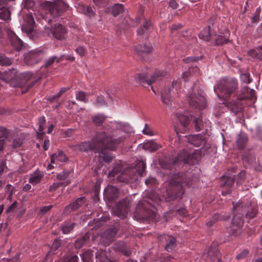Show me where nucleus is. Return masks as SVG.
<instances>
[{
	"label": "nucleus",
	"instance_id": "nucleus-1",
	"mask_svg": "<svg viewBox=\"0 0 262 262\" xmlns=\"http://www.w3.org/2000/svg\"><path fill=\"white\" fill-rule=\"evenodd\" d=\"M161 199L158 194L151 190L149 196L139 202L136 209L139 217L144 221H151L156 216L155 205H159Z\"/></svg>",
	"mask_w": 262,
	"mask_h": 262
},
{
	"label": "nucleus",
	"instance_id": "nucleus-2",
	"mask_svg": "<svg viewBox=\"0 0 262 262\" xmlns=\"http://www.w3.org/2000/svg\"><path fill=\"white\" fill-rule=\"evenodd\" d=\"M105 132H99L96 133L93 138L92 142H83L74 146V149L81 152L93 151H102L105 147L112 148L113 144L108 142Z\"/></svg>",
	"mask_w": 262,
	"mask_h": 262
},
{
	"label": "nucleus",
	"instance_id": "nucleus-3",
	"mask_svg": "<svg viewBox=\"0 0 262 262\" xmlns=\"http://www.w3.org/2000/svg\"><path fill=\"white\" fill-rule=\"evenodd\" d=\"M177 175V178L171 179L166 189L167 201L181 198L184 193V191L182 185L183 178L182 172H178Z\"/></svg>",
	"mask_w": 262,
	"mask_h": 262
},
{
	"label": "nucleus",
	"instance_id": "nucleus-4",
	"mask_svg": "<svg viewBox=\"0 0 262 262\" xmlns=\"http://www.w3.org/2000/svg\"><path fill=\"white\" fill-rule=\"evenodd\" d=\"M196 150L188 151L183 150L178 154L173 161V165L179 167L181 165L187 167V165L194 166L196 163Z\"/></svg>",
	"mask_w": 262,
	"mask_h": 262
},
{
	"label": "nucleus",
	"instance_id": "nucleus-5",
	"mask_svg": "<svg viewBox=\"0 0 262 262\" xmlns=\"http://www.w3.org/2000/svg\"><path fill=\"white\" fill-rule=\"evenodd\" d=\"M237 86V83L235 80H222L220 82L216 88H214V90L219 97L226 99L235 92Z\"/></svg>",
	"mask_w": 262,
	"mask_h": 262
},
{
	"label": "nucleus",
	"instance_id": "nucleus-6",
	"mask_svg": "<svg viewBox=\"0 0 262 262\" xmlns=\"http://www.w3.org/2000/svg\"><path fill=\"white\" fill-rule=\"evenodd\" d=\"M47 7L56 21V18L61 16L68 9V5L63 0H56L54 2H48Z\"/></svg>",
	"mask_w": 262,
	"mask_h": 262
},
{
	"label": "nucleus",
	"instance_id": "nucleus-7",
	"mask_svg": "<svg viewBox=\"0 0 262 262\" xmlns=\"http://www.w3.org/2000/svg\"><path fill=\"white\" fill-rule=\"evenodd\" d=\"M106 136L107 139H108V143H112V144H114L113 145V147L112 148H108L107 147H105L104 149L102 151H96V152L100 153L103 155V159L104 161H105L106 163H109L111 162L113 159V156L111 152H108L106 151L107 149L111 150H115L117 146L120 144L122 142L124 141L125 139V137L123 136H120L118 137L117 139H113L111 137H110L108 135H107L106 134Z\"/></svg>",
	"mask_w": 262,
	"mask_h": 262
},
{
	"label": "nucleus",
	"instance_id": "nucleus-8",
	"mask_svg": "<svg viewBox=\"0 0 262 262\" xmlns=\"http://www.w3.org/2000/svg\"><path fill=\"white\" fill-rule=\"evenodd\" d=\"M165 76V73L162 71L157 70L151 75L149 79H147L146 75L144 74H138L136 75L135 78L141 83H146L148 85L162 80Z\"/></svg>",
	"mask_w": 262,
	"mask_h": 262
},
{
	"label": "nucleus",
	"instance_id": "nucleus-9",
	"mask_svg": "<svg viewBox=\"0 0 262 262\" xmlns=\"http://www.w3.org/2000/svg\"><path fill=\"white\" fill-rule=\"evenodd\" d=\"M130 201L128 198L124 199L116 205L113 209L114 214L120 218H124L129 210Z\"/></svg>",
	"mask_w": 262,
	"mask_h": 262
},
{
	"label": "nucleus",
	"instance_id": "nucleus-10",
	"mask_svg": "<svg viewBox=\"0 0 262 262\" xmlns=\"http://www.w3.org/2000/svg\"><path fill=\"white\" fill-rule=\"evenodd\" d=\"M43 56L44 53L40 49L32 50L25 56V63L29 66H32L40 61Z\"/></svg>",
	"mask_w": 262,
	"mask_h": 262
},
{
	"label": "nucleus",
	"instance_id": "nucleus-11",
	"mask_svg": "<svg viewBox=\"0 0 262 262\" xmlns=\"http://www.w3.org/2000/svg\"><path fill=\"white\" fill-rule=\"evenodd\" d=\"M180 85V82L178 80H174L172 82L171 87L172 88V90H171V88L165 87L163 89L162 93H161V98L162 102L166 104H170V102L171 101V93H173V89L177 91V93L178 94V89Z\"/></svg>",
	"mask_w": 262,
	"mask_h": 262
},
{
	"label": "nucleus",
	"instance_id": "nucleus-12",
	"mask_svg": "<svg viewBox=\"0 0 262 262\" xmlns=\"http://www.w3.org/2000/svg\"><path fill=\"white\" fill-rule=\"evenodd\" d=\"M177 118L183 126L185 130L190 121L192 120H193L194 127L196 128V118L190 113L188 112H185L184 114L177 113Z\"/></svg>",
	"mask_w": 262,
	"mask_h": 262
},
{
	"label": "nucleus",
	"instance_id": "nucleus-13",
	"mask_svg": "<svg viewBox=\"0 0 262 262\" xmlns=\"http://www.w3.org/2000/svg\"><path fill=\"white\" fill-rule=\"evenodd\" d=\"M85 198L84 196L77 198L76 200L65 207L63 213L67 215L73 211H75L79 208L85 203Z\"/></svg>",
	"mask_w": 262,
	"mask_h": 262
},
{
	"label": "nucleus",
	"instance_id": "nucleus-14",
	"mask_svg": "<svg viewBox=\"0 0 262 262\" xmlns=\"http://www.w3.org/2000/svg\"><path fill=\"white\" fill-rule=\"evenodd\" d=\"M7 34L11 45L16 51H20L24 46L23 41L11 30L8 31Z\"/></svg>",
	"mask_w": 262,
	"mask_h": 262
},
{
	"label": "nucleus",
	"instance_id": "nucleus-15",
	"mask_svg": "<svg viewBox=\"0 0 262 262\" xmlns=\"http://www.w3.org/2000/svg\"><path fill=\"white\" fill-rule=\"evenodd\" d=\"M119 193L118 188L115 186L108 185L104 191V198L105 199L111 202L115 200Z\"/></svg>",
	"mask_w": 262,
	"mask_h": 262
},
{
	"label": "nucleus",
	"instance_id": "nucleus-16",
	"mask_svg": "<svg viewBox=\"0 0 262 262\" xmlns=\"http://www.w3.org/2000/svg\"><path fill=\"white\" fill-rule=\"evenodd\" d=\"M196 89L195 86L191 88L187 94L186 100L187 101L189 106L192 108L194 111L196 108Z\"/></svg>",
	"mask_w": 262,
	"mask_h": 262
},
{
	"label": "nucleus",
	"instance_id": "nucleus-17",
	"mask_svg": "<svg viewBox=\"0 0 262 262\" xmlns=\"http://www.w3.org/2000/svg\"><path fill=\"white\" fill-rule=\"evenodd\" d=\"M221 186L223 187L222 193L224 195L228 193L233 184L232 177L224 176L221 179Z\"/></svg>",
	"mask_w": 262,
	"mask_h": 262
},
{
	"label": "nucleus",
	"instance_id": "nucleus-18",
	"mask_svg": "<svg viewBox=\"0 0 262 262\" xmlns=\"http://www.w3.org/2000/svg\"><path fill=\"white\" fill-rule=\"evenodd\" d=\"M51 31L53 36L59 40L64 38L66 33L65 28L59 24L55 25L52 28Z\"/></svg>",
	"mask_w": 262,
	"mask_h": 262
},
{
	"label": "nucleus",
	"instance_id": "nucleus-19",
	"mask_svg": "<svg viewBox=\"0 0 262 262\" xmlns=\"http://www.w3.org/2000/svg\"><path fill=\"white\" fill-rule=\"evenodd\" d=\"M62 241L61 239H55L53 243L51 250L49 251L43 259V262H50L52 260L51 256L55 253V251L60 247Z\"/></svg>",
	"mask_w": 262,
	"mask_h": 262
},
{
	"label": "nucleus",
	"instance_id": "nucleus-20",
	"mask_svg": "<svg viewBox=\"0 0 262 262\" xmlns=\"http://www.w3.org/2000/svg\"><path fill=\"white\" fill-rule=\"evenodd\" d=\"M132 170L126 171L125 172L121 173L118 177L117 180L119 182L123 183H131L137 179L136 174H133L132 176H128V174H130L132 173Z\"/></svg>",
	"mask_w": 262,
	"mask_h": 262
},
{
	"label": "nucleus",
	"instance_id": "nucleus-21",
	"mask_svg": "<svg viewBox=\"0 0 262 262\" xmlns=\"http://www.w3.org/2000/svg\"><path fill=\"white\" fill-rule=\"evenodd\" d=\"M90 233H86L82 237L77 238L75 242V247L80 249L83 246H87L90 244Z\"/></svg>",
	"mask_w": 262,
	"mask_h": 262
},
{
	"label": "nucleus",
	"instance_id": "nucleus-22",
	"mask_svg": "<svg viewBox=\"0 0 262 262\" xmlns=\"http://www.w3.org/2000/svg\"><path fill=\"white\" fill-rule=\"evenodd\" d=\"M95 254L96 262H114L109 257L105 250H97Z\"/></svg>",
	"mask_w": 262,
	"mask_h": 262
},
{
	"label": "nucleus",
	"instance_id": "nucleus-23",
	"mask_svg": "<svg viewBox=\"0 0 262 262\" xmlns=\"http://www.w3.org/2000/svg\"><path fill=\"white\" fill-rule=\"evenodd\" d=\"M114 248L127 256H129L131 254L130 249L127 246L126 244L122 241L117 242L114 245Z\"/></svg>",
	"mask_w": 262,
	"mask_h": 262
},
{
	"label": "nucleus",
	"instance_id": "nucleus-24",
	"mask_svg": "<svg viewBox=\"0 0 262 262\" xmlns=\"http://www.w3.org/2000/svg\"><path fill=\"white\" fill-rule=\"evenodd\" d=\"M15 70L12 69L9 71H2L0 70V79L6 82L12 80L16 76Z\"/></svg>",
	"mask_w": 262,
	"mask_h": 262
},
{
	"label": "nucleus",
	"instance_id": "nucleus-25",
	"mask_svg": "<svg viewBox=\"0 0 262 262\" xmlns=\"http://www.w3.org/2000/svg\"><path fill=\"white\" fill-rule=\"evenodd\" d=\"M162 239L166 242L165 249L168 251L170 252L176 246V239L174 237L171 235H166L162 237Z\"/></svg>",
	"mask_w": 262,
	"mask_h": 262
},
{
	"label": "nucleus",
	"instance_id": "nucleus-26",
	"mask_svg": "<svg viewBox=\"0 0 262 262\" xmlns=\"http://www.w3.org/2000/svg\"><path fill=\"white\" fill-rule=\"evenodd\" d=\"M43 177V174L42 172L36 170L31 174L29 179V182L33 185H35L41 182Z\"/></svg>",
	"mask_w": 262,
	"mask_h": 262
},
{
	"label": "nucleus",
	"instance_id": "nucleus-27",
	"mask_svg": "<svg viewBox=\"0 0 262 262\" xmlns=\"http://www.w3.org/2000/svg\"><path fill=\"white\" fill-rule=\"evenodd\" d=\"M76 224L71 221H64L60 226V229L64 234L70 233L75 227Z\"/></svg>",
	"mask_w": 262,
	"mask_h": 262
},
{
	"label": "nucleus",
	"instance_id": "nucleus-28",
	"mask_svg": "<svg viewBox=\"0 0 262 262\" xmlns=\"http://www.w3.org/2000/svg\"><path fill=\"white\" fill-rule=\"evenodd\" d=\"M243 223V220L239 219L238 220V221H237L236 217L234 216L233 219L232 226L230 229H227V232L229 233L232 232V234H235L236 235L237 233H236V231L242 227Z\"/></svg>",
	"mask_w": 262,
	"mask_h": 262
},
{
	"label": "nucleus",
	"instance_id": "nucleus-29",
	"mask_svg": "<svg viewBox=\"0 0 262 262\" xmlns=\"http://www.w3.org/2000/svg\"><path fill=\"white\" fill-rule=\"evenodd\" d=\"M143 147L144 149L148 150L150 152H154L161 148L162 146L154 140H150L145 143Z\"/></svg>",
	"mask_w": 262,
	"mask_h": 262
},
{
	"label": "nucleus",
	"instance_id": "nucleus-30",
	"mask_svg": "<svg viewBox=\"0 0 262 262\" xmlns=\"http://www.w3.org/2000/svg\"><path fill=\"white\" fill-rule=\"evenodd\" d=\"M207 106L205 95L203 91L198 90V109L203 110Z\"/></svg>",
	"mask_w": 262,
	"mask_h": 262
},
{
	"label": "nucleus",
	"instance_id": "nucleus-31",
	"mask_svg": "<svg viewBox=\"0 0 262 262\" xmlns=\"http://www.w3.org/2000/svg\"><path fill=\"white\" fill-rule=\"evenodd\" d=\"M136 52L142 55L143 53H149L152 50V47L149 45H144L143 46L139 45L135 47Z\"/></svg>",
	"mask_w": 262,
	"mask_h": 262
},
{
	"label": "nucleus",
	"instance_id": "nucleus-32",
	"mask_svg": "<svg viewBox=\"0 0 262 262\" xmlns=\"http://www.w3.org/2000/svg\"><path fill=\"white\" fill-rule=\"evenodd\" d=\"M199 37L205 41L211 40L213 37V35L210 33V26L205 27L201 32Z\"/></svg>",
	"mask_w": 262,
	"mask_h": 262
},
{
	"label": "nucleus",
	"instance_id": "nucleus-33",
	"mask_svg": "<svg viewBox=\"0 0 262 262\" xmlns=\"http://www.w3.org/2000/svg\"><path fill=\"white\" fill-rule=\"evenodd\" d=\"M151 28V23L150 21L145 20L142 27L138 30L137 33L138 35H143L144 34H148Z\"/></svg>",
	"mask_w": 262,
	"mask_h": 262
},
{
	"label": "nucleus",
	"instance_id": "nucleus-34",
	"mask_svg": "<svg viewBox=\"0 0 262 262\" xmlns=\"http://www.w3.org/2000/svg\"><path fill=\"white\" fill-rule=\"evenodd\" d=\"M63 57L64 55H61L60 57H57L56 56L51 57L46 61L43 67L45 69H48L55 61H56L57 63H59L62 61L63 60Z\"/></svg>",
	"mask_w": 262,
	"mask_h": 262
},
{
	"label": "nucleus",
	"instance_id": "nucleus-35",
	"mask_svg": "<svg viewBox=\"0 0 262 262\" xmlns=\"http://www.w3.org/2000/svg\"><path fill=\"white\" fill-rule=\"evenodd\" d=\"M71 183V181L70 180H67L64 182H58L56 183H54L50 186L49 188V191L50 192H53L60 187H66L69 185Z\"/></svg>",
	"mask_w": 262,
	"mask_h": 262
},
{
	"label": "nucleus",
	"instance_id": "nucleus-36",
	"mask_svg": "<svg viewBox=\"0 0 262 262\" xmlns=\"http://www.w3.org/2000/svg\"><path fill=\"white\" fill-rule=\"evenodd\" d=\"M228 34V32L226 31L224 36L222 35H220L217 36V37H216V35H213V37L211 40H214L217 45L226 43L228 41L227 39Z\"/></svg>",
	"mask_w": 262,
	"mask_h": 262
},
{
	"label": "nucleus",
	"instance_id": "nucleus-37",
	"mask_svg": "<svg viewBox=\"0 0 262 262\" xmlns=\"http://www.w3.org/2000/svg\"><path fill=\"white\" fill-rule=\"evenodd\" d=\"M0 18L4 20H8L10 19V12L7 6L0 8Z\"/></svg>",
	"mask_w": 262,
	"mask_h": 262
},
{
	"label": "nucleus",
	"instance_id": "nucleus-38",
	"mask_svg": "<svg viewBox=\"0 0 262 262\" xmlns=\"http://www.w3.org/2000/svg\"><path fill=\"white\" fill-rule=\"evenodd\" d=\"M83 262H93V251L88 250L84 252L81 255Z\"/></svg>",
	"mask_w": 262,
	"mask_h": 262
},
{
	"label": "nucleus",
	"instance_id": "nucleus-39",
	"mask_svg": "<svg viewBox=\"0 0 262 262\" xmlns=\"http://www.w3.org/2000/svg\"><path fill=\"white\" fill-rule=\"evenodd\" d=\"M117 232L118 228L114 226H112L105 231L104 234L110 240H112L115 236Z\"/></svg>",
	"mask_w": 262,
	"mask_h": 262
},
{
	"label": "nucleus",
	"instance_id": "nucleus-40",
	"mask_svg": "<svg viewBox=\"0 0 262 262\" xmlns=\"http://www.w3.org/2000/svg\"><path fill=\"white\" fill-rule=\"evenodd\" d=\"M146 164L143 161H139L136 165L135 168L138 174L143 176L145 173Z\"/></svg>",
	"mask_w": 262,
	"mask_h": 262
},
{
	"label": "nucleus",
	"instance_id": "nucleus-41",
	"mask_svg": "<svg viewBox=\"0 0 262 262\" xmlns=\"http://www.w3.org/2000/svg\"><path fill=\"white\" fill-rule=\"evenodd\" d=\"M71 173V171L70 170H63L57 174L56 179L60 182H64L67 180H70L69 178Z\"/></svg>",
	"mask_w": 262,
	"mask_h": 262
},
{
	"label": "nucleus",
	"instance_id": "nucleus-42",
	"mask_svg": "<svg viewBox=\"0 0 262 262\" xmlns=\"http://www.w3.org/2000/svg\"><path fill=\"white\" fill-rule=\"evenodd\" d=\"M106 118V117L104 115L99 114L93 117V122L96 125L99 126L104 122Z\"/></svg>",
	"mask_w": 262,
	"mask_h": 262
},
{
	"label": "nucleus",
	"instance_id": "nucleus-43",
	"mask_svg": "<svg viewBox=\"0 0 262 262\" xmlns=\"http://www.w3.org/2000/svg\"><path fill=\"white\" fill-rule=\"evenodd\" d=\"M123 10V5L122 4H116L112 7V14L114 16H117L122 13Z\"/></svg>",
	"mask_w": 262,
	"mask_h": 262
},
{
	"label": "nucleus",
	"instance_id": "nucleus-44",
	"mask_svg": "<svg viewBox=\"0 0 262 262\" xmlns=\"http://www.w3.org/2000/svg\"><path fill=\"white\" fill-rule=\"evenodd\" d=\"M247 140V137L245 135H239L236 140L237 147L238 148H242L244 147Z\"/></svg>",
	"mask_w": 262,
	"mask_h": 262
},
{
	"label": "nucleus",
	"instance_id": "nucleus-45",
	"mask_svg": "<svg viewBox=\"0 0 262 262\" xmlns=\"http://www.w3.org/2000/svg\"><path fill=\"white\" fill-rule=\"evenodd\" d=\"M10 132L4 127L0 126V138H5L9 141V137L11 136Z\"/></svg>",
	"mask_w": 262,
	"mask_h": 262
},
{
	"label": "nucleus",
	"instance_id": "nucleus-46",
	"mask_svg": "<svg viewBox=\"0 0 262 262\" xmlns=\"http://www.w3.org/2000/svg\"><path fill=\"white\" fill-rule=\"evenodd\" d=\"M38 124L39 125L38 131L40 134L43 133V131L45 129L46 118L44 116H42L38 118Z\"/></svg>",
	"mask_w": 262,
	"mask_h": 262
},
{
	"label": "nucleus",
	"instance_id": "nucleus-47",
	"mask_svg": "<svg viewBox=\"0 0 262 262\" xmlns=\"http://www.w3.org/2000/svg\"><path fill=\"white\" fill-rule=\"evenodd\" d=\"M115 124L116 123L115 122H111L110 124H108L104 127V130L103 131L105 132L107 135H108L110 137H111V138L113 139H115V138H113L112 136L110 134H111L113 132Z\"/></svg>",
	"mask_w": 262,
	"mask_h": 262
},
{
	"label": "nucleus",
	"instance_id": "nucleus-48",
	"mask_svg": "<svg viewBox=\"0 0 262 262\" xmlns=\"http://www.w3.org/2000/svg\"><path fill=\"white\" fill-rule=\"evenodd\" d=\"M12 60L5 55L0 54V65L2 66H9L11 64Z\"/></svg>",
	"mask_w": 262,
	"mask_h": 262
},
{
	"label": "nucleus",
	"instance_id": "nucleus-49",
	"mask_svg": "<svg viewBox=\"0 0 262 262\" xmlns=\"http://www.w3.org/2000/svg\"><path fill=\"white\" fill-rule=\"evenodd\" d=\"M122 169V166L121 164H118L116 167L109 172V177H115L117 174L121 171Z\"/></svg>",
	"mask_w": 262,
	"mask_h": 262
},
{
	"label": "nucleus",
	"instance_id": "nucleus-50",
	"mask_svg": "<svg viewBox=\"0 0 262 262\" xmlns=\"http://www.w3.org/2000/svg\"><path fill=\"white\" fill-rule=\"evenodd\" d=\"M23 143V139L20 137H16L13 140L12 143L11 144V146L13 148L16 149L20 147Z\"/></svg>",
	"mask_w": 262,
	"mask_h": 262
},
{
	"label": "nucleus",
	"instance_id": "nucleus-51",
	"mask_svg": "<svg viewBox=\"0 0 262 262\" xmlns=\"http://www.w3.org/2000/svg\"><path fill=\"white\" fill-rule=\"evenodd\" d=\"M76 99L84 103L88 102V100L86 98L85 94L82 91H79L76 93Z\"/></svg>",
	"mask_w": 262,
	"mask_h": 262
},
{
	"label": "nucleus",
	"instance_id": "nucleus-52",
	"mask_svg": "<svg viewBox=\"0 0 262 262\" xmlns=\"http://www.w3.org/2000/svg\"><path fill=\"white\" fill-rule=\"evenodd\" d=\"M199 146H201V147L200 148V153L201 154L204 155L206 152H207V149L208 148V145L206 144V142L205 140L203 139L201 140V143L199 145ZM199 147V145H198V147Z\"/></svg>",
	"mask_w": 262,
	"mask_h": 262
},
{
	"label": "nucleus",
	"instance_id": "nucleus-53",
	"mask_svg": "<svg viewBox=\"0 0 262 262\" xmlns=\"http://www.w3.org/2000/svg\"><path fill=\"white\" fill-rule=\"evenodd\" d=\"M143 134L148 136H154L156 135V133L151 129V128L147 124H145V127L142 130Z\"/></svg>",
	"mask_w": 262,
	"mask_h": 262
},
{
	"label": "nucleus",
	"instance_id": "nucleus-54",
	"mask_svg": "<svg viewBox=\"0 0 262 262\" xmlns=\"http://www.w3.org/2000/svg\"><path fill=\"white\" fill-rule=\"evenodd\" d=\"M95 104L97 107L106 105V102L102 96H99L97 97Z\"/></svg>",
	"mask_w": 262,
	"mask_h": 262
},
{
	"label": "nucleus",
	"instance_id": "nucleus-55",
	"mask_svg": "<svg viewBox=\"0 0 262 262\" xmlns=\"http://www.w3.org/2000/svg\"><path fill=\"white\" fill-rule=\"evenodd\" d=\"M241 80L246 83H249L251 81L249 73L244 72L241 74Z\"/></svg>",
	"mask_w": 262,
	"mask_h": 262
},
{
	"label": "nucleus",
	"instance_id": "nucleus-56",
	"mask_svg": "<svg viewBox=\"0 0 262 262\" xmlns=\"http://www.w3.org/2000/svg\"><path fill=\"white\" fill-rule=\"evenodd\" d=\"M185 138L187 139L188 142L192 145H193L194 147L196 145V135H189L188 136H185Z\"/></svg>",
	"mask_w": 262,
	"mask_h": 262
},
{
	"label": "nucleus",
	"instance_id": "nucleus-57",
	"mask_svg": "<svg viewBox=\"0 0 262 262\" xmlns=\"http://www.w3.org/2000/svg\"><path fill=\"white\" fill-rule=\"evenodd\" d=\"M78 257L77 255H74L69 258H66L64 259H60L57 262H77Z\"/></svg>",
	"mask_w": 262,
	"mask_h": 262
},
{
	"label": "nucleus",
	"instance_id": "nucleus-58",
	"mask_svg": "<svg viewBox=\"0 0 262 262\" xmlns=\"http://www.w3.org/2000/svg\"><path fill=\"white\" fill-rule=\"evenodd\" d=\"M56 160L60 162H64L66 161L67 158L63 151H60L58 154H56Z\"/></svg>",
	"mask_w": 262,
	"mask_h": 262
},
{
	"label": "nucleus",
	"instance_id": "nucleus-59",
	"mask_svg": "<svg viewBox=\"0 0 262 262\" xmlns=\"http://www.w3.org/2000/svg\"><path fill=\"white\" fill-rule=\"evenodd\" d=\"M75 52L80 56H84L86 53V49L83 46H79L76 49Z\"/></svg>",
	"mask_w": 262,
	"mask_h": 262
},
{
	"label": "nucleus",
	"instance_id": "nucleus-60",
	"mask_svg": "<svg viewBox=\"0 0 262 262\" xmlns=\"http://www.w3.org/2000/svg\"><path fill=\"white\" fill-rule=\"evenodd\" d=\"M157 184L156 180L153 177H149L145 181V184L149 186H155Z\"/></svg>",
	"mask_w": 262,
	"mask_h": 262
},
{
	"label": "nucleus",
	"instance_id": "nucleus-61",
	"mask_svg": "<svg viewBox=\"0 0 262 262\" xmlns=\"http://www.w3.org/2000/svg\"><path fill=\"white\" fill-rule=\"evenodd\" d=\"M83 12L89 16H91L93 14V11L90 6H83Z\"/></svg>",
	"mask_w": 262,
	"mask_h": 262
},
{
	"label": "nucleus",
	"instance_id": "nucleus-62",
	"mask_svg": "<svg viewBox=\"0 0 262 262\" xmlns=\"http://www.w3.org/2000/svg\"><path fill=\"white\" fill-rule=\"evenodd\" d=\"M93 1L96 5L102 7H105L108 2V0H93Z\"/></svg>",
	"mask_w": 262,
	"mask_h": 262
},
{
	"label": "nucleus",
	"instance_id": "nucleus-63",
	"mask_svg": "<svg viewBox=\"0 0 262 262\" xmlns=\"http://www.w3.org/2000/svg\"><path fill=\"white\" fill-rule=\"evenodd\" d=\"M39 80V79H38V80H34V81H32L29 84H28L27 88H25V87L22 88L23 93H25L27 92L28 91V90L29 89H30L31 88H32Z\"/></svg>",
	"mask_w": 262,
	"mask_h": 262
},
{
	"label": "nucleus",
	"instance_id": "nucleus-64",
	"mask_svg": "<svg viewBox=\"0 0 262 262\" xmlns=\"http://www.w3.org/2000/svg\"><path fill=\"white\" fill-rule=\"evenodd\" d=\"M168 5L169 6L173 9H177L179 6V4L176 0H170L168 2Z\"/></svg>",
	"mask_w": 262,
	"mask_h": 262
}]
</instances>
